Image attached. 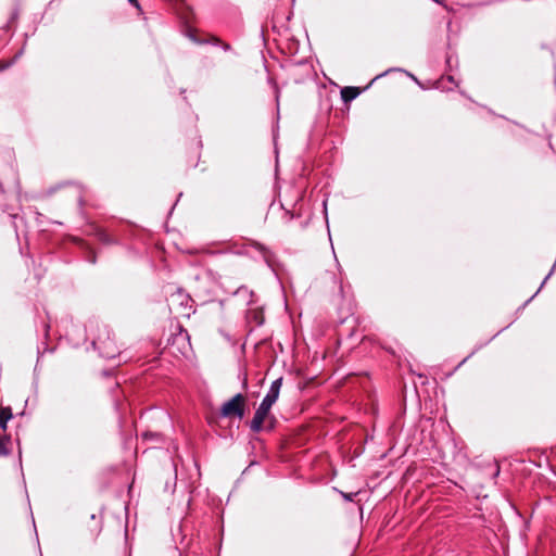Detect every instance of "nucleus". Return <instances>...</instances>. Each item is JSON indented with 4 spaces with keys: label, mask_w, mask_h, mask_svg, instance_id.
<instances>
[{
    "label": "nucleus",
    "mask_w": 556,
    "mask_h": 556,
    "mask_svg": "<svg viewBox=\"0 0 556 556\" xmlns=\"http://www.w3.org/2000/svg\"><path fill=\"white\" fill-rule=\"evenodd\" d=\"M244 415V396L241 393L236 394L229 401L225 402L220 409L222 417L236 416L242 418Z\"/></svg>",
    "instance_id": "obj_1"
},
{
    "label": "nucleus",
    "mask_w": 556,
    "mask_h": 556,
    "mask_svg": "<svg viewBox=\"0 0 556 556\" xmlns=\"http://www.w3.org/2000/svg\"><path fill=\"white\" fill-rule=\"evenodd\" d=\"M106 339H103L101 336H99L97 339L92 341V345L94 349H97L101 356L104 358H114L117 353V348L115 346L114 342L110 338V331L105 329Z\"/></svg>",
    "instance_id": "obj_2"
},
{
    "label": "nucleus",
    "mask_w": 556,
    "mask_h": 556,
    "mask_svg": "<svg viewBox=\"0 0 556 556\" xmlns=\"http://www.w3.org/2000/svg\"><path fill=\"white\" fill-rule=\"evenodd\" d=\"M270 408H271V405H269L268 403H265L264 401L261 402V404L256 408L254 416L250 422L251 431L258 433L263 430V424H264L266 417L268 416Z\"/></svg>",
    "instance_id": "obj_3"
},
{
    "label": "nucleus",
    "mask_w": 556,
    "mask_h": 556,
    "mask_svg": "<svg viewBox=\"0 0 556 556\" xmlns=\"http://www.w3.org/2000/svg\"><path fill=\"white\" fill-rule=\"evenodd\" d=\"M281 386H282L281 377L274 380L269 387V390L267 391L266 395L264 396V399L262 401H264L265 403H268L269 405L273 406L279 397Z\"/></svg>",
    "instance_id": "obj_4"
},
{
    "label": "nucleus",
    "mask_w": 556,
    "mask_h": 556,
    "mask_svg": "<svg viewBox=\"0 0 556 556\" xmlns=\"http://www.w3.org/2000/svg\"><path fill=\"white\" fill-rule=\"evenodd\" d=\"M169 302L172 305L179 304L180 306L189 307L192 300L189 294L181 289H177L175 293L170 294Z\"/></svg>",
    "instance_id": "obj_5"
},
{
    "label": "nucleus",
    "mask_w": 556,
    "mask_h": 556,
    "mask_svg": "<svg viewBox=\"0 0 556 556\" xmlns=\"http://www.w3.org/2000/svg\"><path fill=\"white\" fill-rule=\"evenodd\" d=\"M361 91L357 87H345L341 90V97L344 102H350L359 96Z\"/></svg>",
    "instance_id": "obj_6"
},
{
    "label": "nucleus",
    "mask_w": 556,
    "mask_h": 556,
    "mask_svg": "<svg viewBox=\"0 0 556 556\" xmlns=\"http://www.w3.org/2000/svg\"><path fill=\"white\" fill-rule=\"evenodd\" d=\"M13 417L12 409L10 407L0 408V428L7 429L8 421Z\"/></svg>",
    "instance_id": "obj_7"
},
{
    "label": "nucleus",
    "mask_w": 556,
    "mask_h": 556,
    "mask_svg": "<svg viewBox=\"0 0 556 556\" xmlns=\"http://www.w3.org/2000/svg\"><path fill=\"white\" fill-rule=\"evenodd\" d=\"M191 40L194 41L195 43H199V45H206V43H210V45H213V46H219L220 43V39L215 37V36H211L210 38L207 39H204V40H199L197 39L194 36H190Z\"/></svg>",
    "instance_id": "obj_8"
},
{
    "label": "nucleus",
    "mask_w": 556,
    "mask_h": 556,
    "mask_svg": "<svg viewBox=\"0 0 556 556\" xmlns=\"http://www.w3.org/2000/svg\"><path fill=\"white\" fill-rule=\"evenodd\" d=\"M343 498L348 502H352L354 497L356 496V493H343L341 492Z\"/></svg>",
    "instance_id": "obj_9"
},
{
    "label": "nucleus",
    "mask_w": 556,
    "mask_h": 556,
    "mask_svg": "<svg viewBox=\"0 0 556 556\" xmlns=\"http://www.w3.org/2000/svg\"><path fill=\"white\" fill-rule=\"evenodd\" d=\"M556 264H554L553 268L551 269V271L546 275V277L544 278L543 282L541 283L539 290L535 292V294L542 289V287L544 286V283L546 282V280L552 276L553 271H554V268H555Z\"/></svg>",
    "instance_id": "obj_10"
},
{
    "label": "nucleus",
    "mask_w": 556,
    "mask_h": 556,
    "mask_svg": "<svg viewBox=\"0 0 556 556\" xmlns=\"http://www.w3.org/2000/svg\"><path fill=\"white\" fill-rule=\"evenodd\" d=\"M253 247H255L262 253L266 252V248L263 244L258 243V242H254Z\"/></svg>",
    "instance_id": "obj_11"
},
{
    "label": "nucleus",
    "mask_w": 556,
    "mask_h": 556,
    "mask_svg": "<svg viewBox=\"0 0 556 556\" xmlns=\"http://www.w3.org/2000/svg\"><path fill=\"white\" fill-rule=\"evenodd\" d=\"M219 47L224 50V51H229L231 49L230 45L227 43V42H223L220 41L219 43Z\"/></svg>",
    "instance_id": "obj_12"
},
{
    "label": "nucleus",
    "mask_w": 556,
    "mask_h": 556,
    "mask_svg": "<svg viewBox=\"0 0 556 556\" xmlns=\"http://www.w3.org/2000/svg\"><path fill=\"white\" fill-rule=\"evenodd\" d=\"M99 238H100L101 241H103L105 243L110 242L108 235H105L104 232H100L99 233Z\"/></svg>",
    "instance_id": "obj_13"
},
{
    "label": "nucleus",
    "mask_w": 556,
    "mask_h": 556,
    "mask_svg": "<svg viewBox=\"0 0 556 556\" xmlns=\"http://www.w3.org/2000/svg\"><path fill=\"white\" fill-rule=\"evenodd\" d=\"M142 437H143L144 439H148V438H151V439H152V438H156V437H157V434H156V433H152V432H144V433L142 434Z\"/></svg>",
    "instance_id": "obj_14"
},
{
    "label": "nucleus",
    "mask_w": 556,
    "mask_h": 556,
    "mask_svg": "<svg viewBox=\"0 0 556 556\" xmlns=\"http://www.w3.org/2000/svg\"><path fill=\"white\" fill-rule=\"evenodd\" d=\"M5 454H7V450H5L4 443L0 440V455H5Z\"/></svg>",
    "instance_id": "obj_15"
},
{
    "label": "nucleus",
    "mask_w": 556,
    "mask_h": 556,
    "mask_svg": "<svg viewBox=\"0 0 556 556\" xmlns=\"http://www.w3.org/2000/svg\"><path fill=\"white\" fill-rule=\"evenodd\" d=\"M128 2H129L130 4H132L134 7H136L137 9H139V8H140L138 0H128Z\"/></svg>",
    "instance_id": "obj_16"
},
{
    "label": "nucleus",
    "mask_w": 556,
    "mask_h": 556,
    "mask_svg": "<svg viewBox=\"0 0 556 556\" xmlns=\"http://www.w3.org/2000/svg\"><path fill=\"white\" fill-rule=\"evenodd\" d=\"M286 215H288L289 220H290V219H292V218L294 217V214H293V213H291L290 211H287V212H286Z\"/></svg>",
    "instance_id": "obj_17"
},
{
    "label": "nucleus",
    "mask_w": 556,
    "mask_h": 556,
    "mask_svg": "<svg viewBox=\"0 0 556 556\" xmlns=\"http://www.w3.org/2000/svg\"><path fill=\"white\" fill-rule=\"evenodd\" d=\"M243 291L245 292V291H247V289H245V288H243V287H241V288H239V289H238L237 293H241V292H243Z\"/></svg>",
    "instance_id": "obj_18"
},
{
    "label": "nucleus",
    "mask_w": 556,
    "mask_h": 556,
    "mask_svg": "<svg viewBox=\"0 0 556 556\" xmlns=\"http://www.w3.org/2000/svg\"><path fill=\"white\" fill-rule=\"evenodd\" d=\"M388 72H384L383 74L381 75H377V77L374 78V80H376L377 78H380L381 76L386 75Z\"/></svg>",
    "instance_id": "obj_19"
},
{
    "label": "nucleus",
    "mask_w": 556,
    "mask_h": 556,
    "mask_svg": "<svg viewBox=\"0 0 556 556\" xmlns=\"http://www.w3.org/2000/svg\"><path fill=\"white\" fill-rule=\"evenodd\" d=\"M533 298H535V294H532V296H530V299L528 300V302H529V301H531V300H533Z\"/></svg>",
    "instance_id": "obj_20"
},
{
    "label": "nucleus",
    "mask_w": 556,
    "mask_h": 556,
    "mask_svg": "<svg viewBox=\"0 0 556 556\" xmlns=\"http://www.w3.org/2000/svg\"><path fill=\"white\" fill-rule=\"evenodd\" d=\"M533 298H535V294H532V296H530V299L528 300V302H529V301H531V300H533Z\"/></svg>",
    "instance_id": "obj_21"
},
{
    "label": "nucleus",
    "mask_w": 556,
    "mask_h": 556,
    "mask_svg": "<svg viewBox=\"0 0 556 556\" xmlns=\"http://www.w3.org/2000/svg\"><path fill=\"white\" fill-rule=\"evenodd\" d=\"M5 66H0V71H2Z\"/></svg>",
    "instance_id": "obj_22"
}]
</instances>
